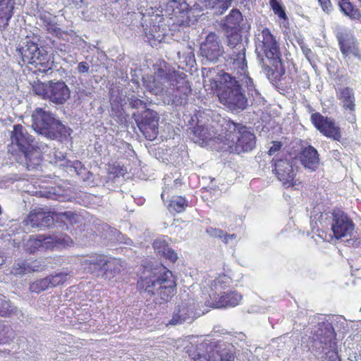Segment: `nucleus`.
I'll return each instance as SVG.
<instances>
[{"mask_svg": "<svg viewBox=\"0 0 361 361\" xmlns=\"http://www.w3.org/2000/svg\"><path fill=\"white\" fill-rule=\"evenodd\" d=\"M236 76L224 73L221 75L218 88L219 102L231 110H244L251 97L258 96L252 79L247 69H235Z\"/></svg>", "mask_w": 361, "mask_h": 361, "instance_id": "f257e3e1", "label": "nucleus"}, {"mask_svg": "<svg viewBox=\"0 0 361 361\" xmlns=\"http://www.w3.org/2000/svg\"><path fill=\"white\" fill-rule=\"evenodd\" d=\"M137 287L142 293L153 297L154 302L160 305L169 302L176 291L172 272L161 266L145 267Z\"/></svg>", "mask_w": 361, "mask_h": 361, "instance_id": "f03ea898", "label": "nucleus"}, {"mask_svg": "<svg viewBox=\"0 0 361 361\" xmlns=\"http://www.w3.org/2000/svg\"><path fill=\"white\" fill-rule=\"evenodd\" d=\"M154 75L145 79L144 83L147 89L155 95H170L171 87L183 94V97L176 99L177 96L173 99L176 105L182 104L185 102L188 94L191 90L189 83L185 80L184 73L171 71L168 68L165 61H160L154 66Z\"/></svg>", "mask_w": 361, "mask_h": 361, "instance_id": "7ed1b4c3", "label": "nucleus"}, {"mask_svg": "<svg viewBox=\"0 0 361 361\" xmlns=\"http://www.w3.org/2000/svg\"><path fill=\"white\" fill-rule=\"evenodd\" d=\"M221 127L224 135H220L219 138L225 145V149L239 154L250 152L255 147V135L245 126L230 120H224Z\"/></svg>", "mask_w": 361, "mask_h": 361, "instance_id": "20e7f679", "label": "nucleus"}, {"mask_svg": "<svg viewBox=\"0 0 361 361\" xmlns=\"http://www.w3.org/2000/svg\"><path fill=\"white\" fill-rule=\"evenodd\" d=\"M185 352L195 361H234L235 348L231 344L190 342Z\"/></svg>", "mask_w": 361, "mask_h": 361, "instance_id": "39448f33", "label": "nucleus"}, {"mask_svg": "<svg viewBox=\"0 0 361 361\" xmlns=\"http://www.w3.org/2000/svg\"><path fill=\"white\" fill-rule=\"evenodd\" d=\"M256 52L259 58H261L262 67L268 78L274 74L271 66L278 68L281 63V52L279 47L274 37L267 28L262 30L256 38Z\"/></svg>", "mask_w": 361, "mask_h": 361, "instance_id": "423d86ee", "label": "nucleus"}, {"mask_svg": "<svg viewBox=\"0 0 361 361\" xmlns=\"http://www.w3.org/2000/svg\"><path fill=\"white\" fill-rule=\"evenodd\" d=\"M32 127L38 133L51 140L61 139L69 135L70 129L56 119L53 114L41 108L32 115Z\"/></svg>", "mask_w": 361, "mask_h": 361, "instance_id": "0eeeda50", "label": "nucleus"}, {"mask_svg": "<svg viewBox=\"0 0 361 361\" xmlns=\"http://www.w3.org/2000/svg\"><path fill=\"white\" fill-rule=\"evenodd\" d=\"M229 283L230 279L226 276H219L214 280L212 283L209 300L206 301V305L214 308L235 307L238 305L242 299L241 295L234 291H224Z\"/></svg>", "mask_w": 361, "mask_h": 361, "instance_id": "6e6552de", "label": "nucleus"}, {"mask_svg": "<svg viewBox=\"0 0 361 361\" xmlns=\"http://www.w3.org/2000/svg\"><path fill=\"white\" fill-rule=\"evenodd\" d=\"M32 90L36 94L58 105L64 104L71 97V90L62 80L35 82Z\"/></svg>", "mask_w": 361, "mask_h": 361, "instance_id": "1a4fd4ad", "label": "nucleus"}, {"mask_svg": "<svg viewBox=\"0 0 361 361\" xmlns=\"http://www.w3.org/2000/svg\"><path fill=\"white\" fill-rule=\"evenodd\" d=\"M313 345L322 351L329 350L326 353V361H341L336 352V343L334 335L333 328L324 323L319 324L314 331L312 337Z\"/></svg>", "mask_w": 361, "mask_h": 361, "instance_id": "9d476101", "label": "nucleus"}, {"mask_svg": "<svg viewBox=\"0 0 361 361\" xmlns=\"http://www.w3.org/2000/svg\"><path fill=\"white\" fill-rule=\"evenodd\" d=\"M226 46L232 50L226 56L228 65L231 69L245 70L247 68L245 58V46L243 43L241 35L236 30H232L226 36Z\"/></svg>", "mask_w": 361, "mask_h": 361, "instance_id": "9b49d317", "label": "nucleus"}, {"mask_svg": "<svg viewBox=\"0 0 361 361\" xmlns=\"http://www.w3.org/2000/svg\"><path fill=\"white\" fill-rule=\"evenodd\" d=\"M18 51L21 55L24 63L34 64L36 67L38 66L46 67V63L49 62L45 50L40 49L37 42L30 39H25Z\"/></svg>", "mask_w": 361, "mask_h": 361, "instance_id": "f8f14e48", "label": "nucleus"}, {"mask_svg": "<svg viewBox=\"0 0 361 361\" xmlns=\"http://www.w3.org/2000/svg\"><path fill=\"white\" fill-rule=\"evenodd\" d=\"M225 53L219 37L214 32H210L200 45V54L211 62H216Z\"/></svg>", "mask_w": 361, "mask_h": 361, "instance_id": "ddd939ff", "label": "nucleus"}, {"mask_svg": "<svg viewBox=\"0 0 361 361\" xmlns=\"http://www.w3.org/2000/svg\"><path fill=\"white\" fill-rule=\"evenodd\" d=\"M331 230L336 238L350 237L354 224L352 220L343 212L334 211L332 213Z\"/></svg>", "mask_w": 361, "mask_h": 361, "instance_id": "4468645a", "label": "nucleus"}, {"mask_svg": "<svg viewBox=\"0 0 361 361\" xmlns=\"http://www.w3.org/2000/svg\"><path fill=\"white\" fill-rule=\"evenodd\" d=\"M311 121L314 127L324 135L334 140H340L341 137L340 129L335 125L333 119L324 117L319 113H314L311 115Z\"/></svg>", "mask_w": 361, "mask_h": 361, "instance_id": "2eb2a0df", "label": "nucleus"}, {"mask_svg": "<svg viewBox=\"0 0 361 361\" xmlns=\"http://www.w3.org/2000/svg\"><path fill=\"white\" fill-rule=\"evenodd\" d=\"M274 162L276 175L278 179L286 188L295 186L297 180H295V171L293 165L286 159H279Z\"/></svg>", "mask_w": 361, "mask_h": 361, "instance_id": "dca6fc26", "label": "nucleus"}, {"mask_svg": "<svg viewBox=\"0 0 361 361\" xmlns=\"http://www.w3.org/2000/svg\"><path fill=\"white\" fill-rule=\"evenodd\" d=\"M61 239L57 236L37 235L30 236L25 243V250L30 253L37 251L52 250Z\"/></svg>", "mask_w": 361, "mask_h": 361, "instance_id": "f3484780", "label": "nucleus"}, {"mask_svg": "<svg viewBox=\"0 0 361 361\" xmlns=\"http://www.w3.org/2000/svg\"><path fill=\"white\" fill-rule=\"evenodd\" d=\"M54 222L53 212H44L42 209H35L30 212L29 215L24 220L26 226L31 228L42 229L49 227Z\"/></svg>", "mask_w": 361, "mask_h": 361, "instance_id": "a211bd4d", "label": "nucleus"}, {"mask_svg": "<svg viewBox=\"0 0 361 361\" xmlns=\"http://www.w3.org/2000/svg\"><path fill=\"white\" fill-rule=\"evenodd\" d=\"M38 149H34V145L19 151L18 161L26 166L27 170L35 169L39 166L42 161L41 152L47 147V145L35 146Z\"/></svg>", "mask_w": 361, "mask_h": 361, "instance_id": "6ab92c4d", "label": "nucleus"}, {"mask_svg": "<svg viewBox=\"0 0 361 361\" xmlns=\"http://www.w3.org/2000/svg\"><path fill=\"white\" fill-rule=\"evenodd\" d=\"M193 141L200 145L207 144V142L212 140H216L218 142H221L219 138L220 135H224V131L221 130V133H217L214 130V127L211 124L207 125H197L192 130Z\"/></svg>", "mask_w": 361, "mask_h": 361, "instance_id": "aec40b11", "label": "nucleus"}, {"mask_svg": "<svg viewBox=\"0 0 361 361\" xmlns=\"http://www.w3.org/2000/svg\"><path fill=\"white\" fill-rule=\"evenodd\" d=\"M10 137L12 146H16L19 151L32 146V135H29L27 130L20 124L13 126Z\"/></svg>", "mask_w": 361, "mask_h": 361, "instance_id": "412c9836", "label": "nucleus"}, {"mask_svg": "<svg viewBox=\"0 0 361 361\" xmlns=\"http://www.w3.org/2000/svg\"><path fill=\"white\" fill-rule=\"evenodd\" d=\"M158 126L159 118L157 113L147 109L145 111L141 126H139L145 137L150 140L155 139L158 135Z\"/></svg>", "mask_w": 361, "mask_h": 361, "instance_id": "4be33fe9", "label": "nucleus"}, {"mask_svg": "<svg viewBox=\"0 0 361 361\" xmlns=\"http://www.w3.org/2000/svg\"><path fill=\"white\" fill-rule=\"evenodd\" d=\"M299 159L302 165L311 171H315L319 168V154L312 146H307L302 149Z\"/></svg>", "mask_w": 361, "mask_h": 361, "instance_id": "5701e85b", "label": "nucleus"}, {"mask_svg": "<svg viewBox=\"0 0 361 361\" xmlns=\"http://www.w3.org/2000/svg\"><path fill=\"white\" fill-rule=\"evenodd\" d=\"M107 262L104 257L96 255L84 260V265L87 266L88 271L97 277L102 278V273L105 271Z\"/></svg>", "mask_w": 361, "mask_h": 361, "instance_id": "b1692460", "label": "nucleus"}, {"mask_svg": "<svg viewBox=\"0 0 361 361\" xmlns=\"http://www.w3.org/2000/svg\"><path fill=\"white\" fill-rule=\"evenodd\" d=\"M153 247L155 252L169 259L171 262H175L178 256L177 254L169 247L166 237H161L156 239L153 243Z\"/></svg>", "mask_w": 361, "mask_h": 361, "instance_id": "393cba45", "label": "nucleus"}, {"mask_svg": "<svg viewBox=\"0 0 361 361\" xmlns=\"http://www.w3.org/2000/svg\"><path fill=\"white\" fill-rule=\"evenodd\" d=\"M192 313V308L187 304L183 303L178 307V310L173 313L169 324L171 325H178L188 322L191 319Z\"/></svg>", "mask_w": 361, "mask_h": 361, "instance_id": "a878e982", "label": "nucleus"}, {"mask_svg": "<svg viewBox=\"0 0 361 361\" xmlns=\"http://www.w3.org/2000/svg\"><path fill=\"white\" fill-rule=\"evenodd\" d=\"M123 262L121 259L108 260L105 271L102 273V279L108 281L114 279L123 269Z\"/></svg>", "mask_w": 361, "mask_h": 361, "instance_id": "bb28decb", "label": "nucleus"}, {"mask_svg": "<svg viewBox=\"0 0 361 361\" xmlns=\"http://www.w3.org/2000/svg\"><path fill=\"white\" fill-rule=\"evenodd\" d=\"M13 0H0V27L5 29L13 15Z\"/></svg>", "mask_w": 361, "mask_h": 361, "instance_id": "cd10ccee", "label": "nucleus"}, {"mask_svg": "<svg viewBox=\"0 0 361 361\" xmlns=\"http://www.w3.org/2000/svg\"><path fill=\"white\" fill-rule=\"evenodd\" d=\"M54 221L61 224L62 229H68V225H73L78 222L79 216L73 212H53Z\"/></svg>", "mask_w": 361, "mask_h": 361, "instance_id": "c85d7f7f", "label": "nucleus"}, {"mask_svg": "<svg viewBox=\"0 0 361 361\" xmlns=\"http://www.w3.org/2000/svg\"><path fill=\"white\" fill-rule=\"evenodd\" d=\"M338 6L344 15L349 17L351 20H360L361 18V12L349 0L339 1Z\"/></svg>", "mask_w": 361, "mask_h": 361, "instance_id": "c756f323", "label": "nucleus"}, {"mask_svg": "<svg viewBox=\"0 0 361 361\" xmlns=\"http://www.w3.org/2000/svg\"><path fill=\"white\" fill-rule=\"evenodd\" d=\"M339 99L341 100L344 108L348 109L351 111L355 110V97L352 89L345 87L340 90Z\"/></svg>", "mask_w": 361, "mask_h": 361, "instance_id": "7c9ffc66", "label": "nucleus"}, {"mask_svg": "<svg viewBox=\"0 0 361 361\" xmlns=\"http://www.w3.org/2000/svg\"><path fill=\"white\" fill-rule=\"evenodd\" d=\"M18 308L12 305L4 296H0V317H10L18 314Z\"/></svg>", "mask_w": 361, "mask_h": 361, "instance_id": "2f4dec72", "label": "nucleus"}, {"mask_svg": "<svg viewBox=\"0 0 361 361\" xmlns=\"http://www.w3.org/2000/svg\"><path fill=\"white\" fill-rule=\"evenodd\" d=\"M188 206V202L185 198L182 196H174L171 200L168 205L169 211H174L177 213H180L185 211V208Z\"/></svg>", "mask_w": 361, "mask_h": 361, "instance_id": "473e14b6", "label": "nucleus"}, {"mask_svg": "<svg viewBox=\"0 0 361 361\" xmlns=\"http://www.w3.org/2000/svg\"><path fill=\"white\" fill-rule=\"evenodd\" d=\"M216 15H221L231 6L233 0H204Z\"/></svg>", "mask_w": 361, "mask_h": 361, "instance_id": "72a5a7b5", "label": "nucleus"}, {"mask_svg": "<svg viewBox=\"0 0 361 361\" xmlns=\"http://www.w3.org/2000/svg\"><path fill=\"white\" fill-rule=\"evenodd\" d=\"M241 20V13L238 10L233 9L230 14L226 16L224 24L228 28L233 30L235 28L237 25H239Z\"/></svg>", "mask_w": 361, "mask_h": 361, "instance_id": "f704fd0d", "label": "nucleus"}, {"mask_svg": "<svg viewBox=\"0 0 361 361\" xmlns=\"http://www.w3.org/2000/svg\"><path fill=\"white\" fill-rule=\"evenodd\" d=\"M49 283L50 281H49L48 277L38 279L30 283V290L32 292L39 293L50 288Z\"/></svg>", "mask_w": 361, "mask_h": 361, "instance_id": "c9c22d12", "label": "nucleus"}, {"mask_svg": "<svg viewBox=\"0 0 361 361\" xmlns=\"http://www.w3.org/2000/svg\"><path fill=\"white\" fill-rule=\"evenodd\" d=\"M40 20L42 21L44 26L47 28L50 33H58L59 28L55 23V17L52 18L49 15H42L40 16Z\"/></svg>", "mask_w": 361, "mask_h": 361, "instance_id": "e433bc0d", "label": "nucleus"}, {"mask_svg": "<svg viewBox=\"0 0 361 361\" xmlns=\"http://www.w3.org/2000/svg\"><path fill=\"white\" fill-rule=\"evenodd\" d=\"M11 272L16 275H23L30 273L29 262L25 260L14 264Z\"/></svg>", "mask_w": 361, "mask_h": 361, "instance_id": "4c0bfd02", "label": "nucleus"}, {"mask_svg": "<svg viewBox=\"0 0 361 361\" xmlns=\"http://www.w3.org/2000/svg\"><path fill=\"white\" fill-rule=\"evenodd\" d=\"M67 276V273L60 272L54 275L47 276L49 281H50V288L55 287L56 286L63 283V282L66 280Z\"/></svg>", "mask_w": 361, "mask_h": 361, "instance_id": "58836bf2", "label": "nucleus"}, {"mask_svg": "<svg viewBox=\"0 0 361 361\" xmlns=\"http://www.w3.org/2000/svg\"><path fill=\"white\" fill-rule=\"evenodd\" d=\"M270 5L274 13L278 15L280 18H286V13L278 0H270Z\"/></svg>", "mask_w": 361, "mask_h": 361, "instance_id": "ea45409f", "label": "nucleus"}, {"mask_svg": "<svg viewBox=\"0 0 361 361\" xmlns=\"http://www.w3.org/2000/svg\"><path fill=\"white\" fill-rule=\"evenodd\" d=\"M338 41L340 49L343 55L348 56L353 52V47L349 41L345 40L341 37H339Z\"/></svg>", "mask_w": 361, "mask_h": 361, "instance_id": "a19ab883", "label": "nucleus"}, {"mask_svg": "<svg viewBox=\"0 0 361 361\" xmlns=\"http://www.w3.org/2000/svg\"><path fill=\"white\" fill-rule=\"evenodd\" d=\"M206 233L213 238H219L223 240L224 235V231L220 228H213L212 226L208 227L206 229Z\"/></svg>", "mask_w": 361, "mask_h": 361, "instance_id": "79ce46f5", "label": "nucleus"}, {"mask_svg": "<svg viewBox=\"0 0 361 361\" xmlns=\"http://www.w3.org/2000/svg\"><path fill=\"white\" fill-rule=\"evenodd\" d=\"M318 1L324 12L329 14L332 11L333 6L330 0H318Z\"/></svg>", "mask_w": 361, "mask_h": 361, "instance_id": "37998d69", "label": "nucleus"}, {"mask_svg": "<svg viewBox=\"0 0 361 361\" xmlns=\"http://www.w3.org/2000/svg\"><path fill=\"white\" fill-rule=\"evenodd\" d=\"M130 105L135 109L145 108L146 104L141 99L132 97L130 99Z\"/></svg>", "mask_w": 361, "mask_h": 361, "instance_id": "c03bdc74", "label": "nucleus"}, {"mask_svg": "<svg viewBox=\"0 0 361 361\" xmlns=\"http://www.w3.org/2000/svg\"><path fill=\"white\" fill-rule=\"evenodd\" d=\"M298 44L300 47L301 50L302 51L303 54L307 59V60H310L311 55L312 54L311 49L306 46L302 39H300L298 41Z\"/></svg>", "mask_w": 361, "mask_h": 361, "instance_id": "a18cd8bd", "label": "nucleus"}, {"mask_svg": "<svg viewBox=\"0 0 361 361\" xmlns=\"http://www.w3.org/2000/svg\"><path fill=\"white\" fill-rule=\"evenodd\" d=\"M29 264L30 267V273L33 271H39L42 270L44 267L42 264V262L39 260L29 262Z\"/></svg>", "mask_w": 361, "mask_h": 361, "instance_id": "49530a36", "label": "nucleus"}, {"mask_svg": "<svg viewBox=\"0 0 361 361\" xmlns=\"http://www.w3.org/2000/svg\"><path fill=\"white\" fill-rule=\"evenodd\" d=\"M271 146L269 147V155L274 154L276 152H279L282 147V144L281 142L273 141L271 142Z\"/></svg>", "mask_w": 361, "mask_h": 361, "instance_id": "de8ad7c7", "label": "nucleus"}, {"mask_svg": "<svg viewBox=\"0 0 361 361\" xmlns=\"http://www.w3.org/2000/svg\"><path fill=\"white\" fill-rule=\"evenodd\" d=\"M77 69L80 73H87L90 70V66L87 62L82 61L78 63Z\"/></svg>", "mask_w": 361, "mask_h": 361, "instance_id": "09e8293b", "label": "nucleus"}, {"mask_svg": "<svg viewBox=\"0 0 361 361\" xmlns=\"http://www.w3.org/2000/svg\"><path fill=\"white\" fill-rule=\"evenodd\" d=\"M236 238L235 234H227L224 232V235L223 238V242H224L226 244L228 243L231 240L235 239Z\"/></svg>", "mask_w": 361, "mask_h": 361, "instance_id": "8fccbe9b", "label": "nucleus"}, {"mask_svg": "<svg viewBox=\"0 0 361 361\" xmlns=\"http://www.w3.org/2000/svg\"><path fill=\"white\" fill-rule=\"evenodd\" d=\"M77 93H78L80 99L84 98L85 97H89L91 95V92L89 91H87L85 90H79Z\"/></svg>", "mask_w": 361, "mask_h": 361, "instance_id": "3c124183", "label": "nucleus"}, {"mask_svg": "<svg viewBox=\"0 0 361 361\" xmlns=\"http://www.w3.org/2000/svg\"><path fill=\"white\" fill-rule=\"evenodd\" d=\"M171 188H172L171 187V188H169V185H167V186L166 185V186L164 188V190H163L162 193H161V199L163 200V201H164V200H165V197H166V195L167 194H169V190H170V189H171Z\"/></svg>", "mask_w": 361, "mask_h": 361, "instance_id": "603ef678", "label": "nucleus"}, {"mask_svg": "<svg viewBox=\"0 0 361 361\" xmlns=\"http://www.w3.org/2000/svg\"><path fill=\"white\" fill-rule=\"evenodd\" d=\"M62 240H63V242L64 243H66V244H68L69 241H71V239H70V238H68V237L67 238V239H66V238H64Z\"/></svg>", "mask_w": 361, "mask_h": 361, "instance_id": "864d4df0", "label": "nucleus"}, {"mask_svg": "<svg viewBox=\"0 0 361 361\" xmlns=\"http://www.w3.org/2000/svg\"><path fill=\"white\" fill-rule=\"evenodd\" d=\"M76 165H77V166H75V169H78V166H81V163H80V162H77V163H76Z\"/></svg>", "mask_w": 361, "mask_h": 361, "instance_id": "5fc2aeb1", "label": "nucleus"}, {"mask_svg": "<svg viewBox=\"0 0 361 361\" xmlns=\"http://www.w3.org/2000/svg\"><path fill=\"white\" fill-rule=\"evenodd\" d=\"M178 183V179L173 180V184L174 185H176Z\"/></svg>", "mask_w": 361, "mask_h": 361, "instance_id": "6e6d98bb", "label": "nucleus"}]
</instances>
